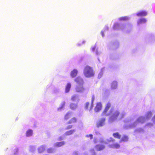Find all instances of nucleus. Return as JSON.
<instances>
[{"label":"nucleus","mask_w":155,"mask_h":155,"mask_svg":"<svg viewBox=\"0 0 155 155\" xmlns=\"http://www.w3.org/2000/svg\"><path fill=\"white\" fill-rule=\"evenodd\" d=\"M53 150L51 148H49L47 150V152L48 153H51L53 152Z\"/></svg>","instance_id":"bb28decb"},{"label":"nucleus","mask_w":155,"mask_h":155,"mask_svg":"<svg viewBox=\"0 0 155 155\" xmlns=\"http://www.w3.org/2000/svg\"><path fill=\"white\" fill-rule=\"evenodd\" d=\"M45 148L44 146H41L38 149V151L39 153H40L44 151Z\"/></svg>","instance_id":"5701e85b"},{"label":"nucleus","mask_w":155,"mask_h":155,"mask_svg":"<svg viewBox=\"0 0 155 155\" xmlns=\"http://www.w3.org/2000/svg\"><path fill=\"white\" fill-rule=\"evenodd\" d=\"M77 119L75 117H73L68 122V124H72L77 122Z\"/></svg>","instance_id":"9d476101"},{"label":"nucleus","mask_w":155,"mask_h":155,"mask_svg":"<svg viewBox=\"0 0 155 155\" xmlns=\"http://www.w3.org/2000/svg\"><path fill=\"white\" fill-rule=\"evenodd\" d=\"M86 137H90V139H93V135L92 134H90L88 135H87L86 136Z\"/></svg>","instance_id":"7c9ffc66"},{"label":"nucleus","mask_w":155,"mask_h":155,"mask_svg":"<svg viewBox=\"0 0 155 155\" xmlns=\"http://www.w3.org/2000/svg\"><path fill=\"white\" fill-rule=\"evenodd\" d=\"M77 106L74 103H71L70 104V108L72 110H75L77 108Z\"/></svg>","instance_id":"aec40b11"},{"label":"nucleus","mask_w":155,"mask_h":155,"mask_svg":"<svg viewBox=\"0 0 155 155\" xmlns=\"http://www.w3.org/2000/svg\"><path fill=\"white\" fill-rule=\"evenodd\" d=\"M78 71L76 69H74L71 72V77L73 78H74L77 75Z\"/></svg>","instance_id":"9b49d317"},{"label":"nucleus","mask_w":155,"mask_h":155,"mask_svg":"<svg viewBox=\"0 0 155 155\" xmlns=\"http://www.w3.org/2000/svg\"><path fill=\"white\" fill-rule=\"evenodd\" d=\"M71 84L69 83H68L67 84V85L66 86V87L65 91L67 93L70 90L71 88Z\"/></svg>","instance_id":"412c9836"},{"label":"nucleus","mask_w":155,"mask_h":155,"mask_svg":"<svg viewBox=\"0 0 155 155\" xmlns=\"http://www.w3.org/2000/svg\"><path fill=\"white\" fill-rule=\"evenodd\" d=\"M71 117V113L68 112L65 115L64 118L65 120H67L69 119Z\"/></svg>","instance_id":"a211bd4d"},{"label":"nucleus","mask_w":155,"mask_h":155,"mask_svg":"<svg viewBox=\"0 0 155 155\" xmlns=\"http://www.w3.org/2000/svg\"><path fill=\"white\" fill-rule=\"evenodd\" d=\"M105 120V118H102L99 120L97 123V127H99L103 126L104 124Z\"/></svg>","instance_id":"0eeeda50"},{"label":"nucleus","mask_w":155,"mask_h":155,"mask_svg":"<svg viewBox=\"0 0 155 155\" xmlns=\"http://www.w3.org/2000/svg\"><path fill=\"white\" fill-rule=\"evenodd\" d=\"M73 127L72 125H69L66 127L65 128V130H68L71 129Z\"/></svg>","instance_id":"cd10ccee"},{"label":"nucleus","mask_w":155,"mask_h":155,"mask_svg":"<svg viewBox=\"0 0 155 155\" xmlns=\"http://www.w3.org/2000/svg\"><path fill=\"white\" fill-rule=\"evenodd\" d=\"M147 20L145 18H140L137 21L138 24H140L142 23H144L146 22Z\"/></svg>","instance_id":"2eb2a0df"},{"label":"nucleus","mask_w":155,"mask_h":155,"mask_svg":"<svg viewBox=\"0 0 155 155\" xmlns=\"http://www.w3.org/2000/svg\"><path fill=\"white\" fill-rule=\"evenodd\" d=\"M59 138V140H62V137H60Z\"/></svg>","instance_id":"f704fd0d"},{"label":"nucleus","mask_w":155,"mask_h":155,"mask_svg":"<svg viewBox=\"0 0 155 155\" xmlns=\"http://www.w3.org/2000/svg\"><path fill=\"white\" fill-rule=\"evenodd\" d=\"M113 110V108H111V109L110 110V113L109 114H111V113H112Z\"/></svg>","instance_id":"72a5a7b5"},{"label":"nucleus","mask_w":155,"mask_h":155,"mask_svg":"<svg viewBox=\"0 0 155 155\" xmlns=\"http://www.w3.org/2000/svg\"><path fill=\"white\" fill-rule=\"evenodd\" d=\"M65 105V103L64 102L62 104L61 107H64V106Z\"/></svg>","instance_id":"473e14b6"},{"label":"nucleus","mask_w":155,"mask_h":155,"mask_svg":"<svg viewBox=\"0 0 155 155\" xmlns=\"http://www.w3.org/2000/svg\"><path fill=\"white\" fill-rule=\"evenodd\" d=\"M120 20H124V21H126L128 20L129 18L128 17L126 16L125 17H121L120 18Z\"/></svg>","instance_id":"393cba45"},{"label":"nucleus","mask_w":155,"mask_h":155,"mask_svg":"<svg viewBox=\"0 0 155 155\" xmlns=\"http://www.w3.org/2000/svg\"><path fill=\"white\" fill-rule=\"evenodd\" d=\"M86 89L84 87L83 84H80L77 86L75 88V91L77 93H83L85 91Z\"/></svg>","instance_id":"7ed1b4c3"},{"label":"nucleus","mask_w":155,"mask_h":155,"mask_svg":"<svg viewBox=\"0 0 155 155\" xmlns=\"http://www.w3.org/2000/svg\"><path fill=\"white\" fill-rule=\"evenodd\" d=\"M102 104L100 103H97L96 104V105L94 108V111L96 112H98L100 111L102 108Z\"/></svg>","instance_id":"423d86ee"},{"label":"nucleus","mask_w":155,"mask_h":155,"mask_svg":"<svg viewBox=\"0 0 155 155\" xmlns=\"http://www.w3.org/2000/svg\"><path fill=\"white\" fill-rule=\"evenodd\" d=\"M65 144V142L64 141L58 142H57L55 144L56 147H61Z\"/></svg>","instance_id":"dca6fc26"},{"label":"nucleus","mask_w":155,"mask_h":155,"mask_svg":"<svg viewBox=\"0 0 155 155\" xmlns=\"http://www.w3.org/2000/svg\"><path fill=\"white\" fill-rule=\"evenodd\" d=\"M102 36H104V35H103V34H102Z\"/></svg>","instance_id":"4c0bfd02"},{"label":"nucleus","mask_w":155,"mask_h":155,"mask_svg":"<svg viewBox=\"0 0 155 155\" xmlns=\"http://www.w3.org/2000/svg\"><path fill=\"white\" fill-rule=\"evenodd\" d=\"M89 103L88 102H87L86 103L85 107L86 109H88V106L89 105Z\"/></svg>","instance_id":"c756f323"},{"label":"nucleus","mask_w":155,"mask_h":155,"mask_svg":"<svg viewBox=\"0 0 155 155\" xmlns=\"http://www.w3.org/2000/svg\"><path fill=\"white\" fill-rule=\"evenodd\" d=\"M33 131L30 129L28 130L26 132V136L27 137H30L32 135Z\"/></svg>","instance_id":"6ab92c4d"},{"label":"nucleus","mask_w":155,"mask_h":155,"mask_svg":"<svg viewBox=\"0 0 155 155\" xmlns=\"http://www.w3.org/2000/svg\"><path fill=\"white\" fill-rule=\"evenodd\" d=\"M120 28V24L118 23H115L114 24L113 26V28L114 29H117L119 28Z\"/></svg>","instance_id":"4be33fe9"},{"label":"nucleus","mask_w":155,"mask_h":155,"mask_svg":"<svg viewBox=\"0 0 155 155\" xmlns=\"http://www.w3.org/2000/svg\"><path fill=\"white\" fill-rule=\"evenodd\" d=\"M94 97H92L91 101V104L90 107V110L92 109L93 107V103L94 100Z\"/></svg>","instance_id":"a878e982"},{"label":"nucleus","mask_w":155,"mask_h":155,"mask_svg":"<svg viewBox=\"0 0 155 155\" xmlns=\"http://www.w3.org/2000/svg\"><path fill=\"white\" fill-rule=\"evenodd\" d=\"M115 140L114 139H113V138H110V140H108V141L109 142H114L115 141Z\"/></svg>","instance_id":"2f4dec72"},{"label":"nucleus","mask_w":155,"mask_h":155,"mask_svg":"<svg viewBox=\"0 0 155 155\" xmlns=\"http://www.w3.org/2000/svg\"><path fill=\"white\" fill-rule=\"evenodd\" d=\"M104 145H103L97 144L95 146V148L97 151L101 150L105 148Z\"/></svg>","instance_id":"6e6552de"},{"label":"nucleus","mask_w":155,"mask_h":155,"mask_svg":"<svg viewBox=\"0 0 155 155\" xmlns=\"http://www.w3.org/2000/svg\"><path fill=\"white\" fill-rule=\"evenodd\" d=\"M117 86V82L116 81H114L111 84L112 87L114 88Z\"/></svg>","instance_id":"b1692460"},{"label":"nucleus","mask_w":155,"mask_h":155,"mask_svg":"<svg viewBox=\"0 0 155 155\" xmlns=\"http://www.w3.org/2000/svg\"><path fill=\"white\" fill-rule=\"evenodd\" d=\"M74 129L71 130L66 132L64 133L65 136H69L73 134L75 132Z\"/></svg>","instance_id":"f8f14e48"},{"label":"nucleus","mask_w":155,"mask_h":155,"mask_svg":"<svg viewBox=\"0 0 155 155\" xmlns=\"http://www.w3.org/2000/svg\"><path fill=\"white\" fill-rule=\"evenodd\" d=\"M84 74L85 76L87 78L92 77L94 75L92 68L88 66H86L84 68Z\"/></svg>","instance_id":"f257e3e1"},{"label":"nucleus","mask_w":155,"mask_h":155,"mask_svg":"<svg viewBox=\"0 0 155 155\" xmlns=\"http://www.w3.org/2000/svg\"><path fill=\"white\" fill-rule=\"evenodd\" d=\"M77 98V96L76 95H73L71 97V100L72 101H74L76 100Z\"/></svg>","instance_id":"c85d7f7f"},{"label":"nucleus","mask_w":155,"mask_h":155,"mask_svg":"<svg viewBox=\"0 0 155 155\" xmlns=\"http://www.w3.org/2000/svg\"><path fill=\"white\" fill-rule=\"evenodd\" d=\"M113 136L114 138L118 139H120L121 137V135L118 132L113 133Z\"/></svg>","instance_id":"f3484780"},{"label":"nucleus","mask_w":155,"mask_h":155,"mask_svg":"<svg viewBox=\"0 0 155 155\" xmlns=\"http://www.w3.org/2000/svg\"><path fill=\"white\" fill-rule=\"evenodd\" d=\"M128 137L126 135H124L120 140L119 143H121L122 142H126L128 141Z\"/></svg>","instance_id":"4468645a"},{"label":"nucleus","mask_w":155,"mask_h":155,"mask_svg":"<svg viewBox=\"0 0 155 155\" xmlns=\"http://www.w3.org/2000/svg\"><path fill=\"white\" fill-rule=\"evenodd\" d=\"M147 13L145 11H142L138 12L137 15L138 17L145 16L147 15Z\"/></svg>","instance_id":"1a4fd4ad"},{"label":"nucleus","mask_w":155,"mask_h":155,"mask_svg":"<svg viewBox=\"0 0 155 155\" xmlns=\"http://www.w3.org/2000/svg\"><path fill=\"white\" fill-rule=\"evenodd\" d=\"M77 83L83 84L84 82L83 79L80 77H78L74 80Z\"/></svg>","instance_id":"ddd939ff"},{"label":"nucleus","mask_w":155,"mask_h":155,"mask_svg":"<svg viewBox=\"0 0 155 155\" xmlns=\"http://www.w3.org/2000/svg\"><path fill=\"white\" fill-rule=\"evenodd\" d=\"M119 116V119L121 120L124 118L125 116V114H120L119 111H115L110 117V119L112 121L116 120Z\"/></svg>","instance_id":"f03ea898"},{"label":"nucleus","mask_w":155,"mask_h":155,"mask_svg":"<svg viewBox=\"0 0 155 155\" xmlns=\"http://www.w3.org/2000/svg\"><path fill=\"white\" fill-rule=\"evenodd\" d=\"M153 119H155V115L154 116L153 118Z\"/></svg>","instance_id":"c9c22d12"},{"label":"nucleus","mask_w":155,"mask_h":155,"mask_svg":"<svg viewBox=\"0 0 155 155\" xmlns=\"http://www.w3.org/2000/svg\"><path fill=\"white\" fill-rule=\"evenodd\" d=\"M109 148L112 149H118L120 147V145L118 143H115L108 145Z\"/></svg>","instance_id":"39448f33"},{"label":"nucleus","mask_w":155,"mask_h":155,"mask_svg":"<svg viewBox=\"0 0 155 155\" xmlns=\"http://www.w3.org/2000/svg\"><path fill=\"white\" fill-rule=\"evenodd\" d=\"M92 150V151H94V150L93 149L92 150Z\"/></svg>","instance_id":"e433bc0d"},{"label":"nucleus","mask_w":155,"mask_h":155,"mask_svg":"<svg viewBox=\"0 0 155 155\" xmlns=\"http://www.w3.org/2000/svg\"><path fill=\"white\" fill-rule=\"evenodd\" d=\"M111 106V104L110 102H108L107 103L106 105L105 108L103 111L102 112V114L103 115H108V114H107V113L109 109V108Z\"/></svg>","instance_id":"20e7f679"}]
</instances>
